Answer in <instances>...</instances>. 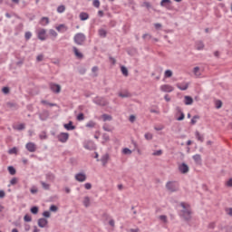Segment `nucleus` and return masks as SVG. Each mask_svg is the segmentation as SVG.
Returning a JSON list of instances; mask_svg holds the SVG:
<instances>
[{
  "instance_id": "nucleus-25",
  "label": "nucleus",
  "mask_w": 232,
  "mask_h": 232,
  "mask_svg": "<svg viewBox=\"0 0 232 232\" xmlns=\"http://www.w3.org/2000/svg\"><path fill=\"white\" fill-rule=\"evenodd\" d=\"M193 73L196 77H200V75H202V72H200V67H195L193 69Z\"/></svg>"
},
{
  "instance_id": "nucleus-32",
  "label": "nucleus",
  "mask_w": 232,
  "mask_h": 232,
  "mask_svg": "<svg viewBox=\"0 0 232 232\" xmlns=\"http://www.w3.org/2000/svg\"><path fill=\"white\" fill-rule=\"evenodd\" d=\"M198 119H200V116H198V115L193 116V118L191 119L190 124H192V125L197 124V121H198Z\"/></svg>"
},
{
  "instance_id": "nucleus-52",
  "label": "nucleus",
  "mask_w": 232,
  "mask_h": 232,
  "mask_svg": "<svg viewBox=\"0 0 232 232\" xmlns=\"http://www.w3.org/2000/svg\"><path fill=\"white\" fill-rule=\"evenodd\" d=\"M25 39L28 41L29 39L32 38V33L26 32L24 34Z\"/></svg>"
},
{
  "instance_id": "nucleus-51",
  "label": "nucleus",
  "mask_w": 232,
  "mask_h": 232,
  "mask_svg": "<svg viewBox=\"0 0 232 232\" xmlns=\"http://www.w3.org/2000/svg\"><path fill=\"white\" fill-rule=\"evenodd\" d=\"M86 127H87V128H95V122H93V121H89V122L86 124Z\"/></svg>"
},
{
  "instance_id": "nucleus-16",
  "label": "nucleus",
  "mask_w": 232,
  "mask_h": 232,
  "mask_svg": "<svg viewBox=\"0 0 232 232\" xmlns=\"http://www.w3.org/2000/svg\"><path fill=\"white\" fill-rule=\"evenodd\" d=\"M192 159L196 162V164L198 165L202 164V156H200V154L194 155Z\"/></svg>"
},
{
  "instance_id": "nucleus-50",
  "label": "nucleus",
  "mask_w": 232,
  "mask_h": 232,
  "mask_svg": "<svg viewBox=\"0 0 232 232\" xmlns=\"http://www.w3.org/2000/svg\"><path fill=\"white\" fill-rule=\"evenodd\" d=\"M59 208H57V206L55 205H52L50 207V211H53V213H55Z\"/></svg>"
},
{
  "instance_id": "nucleus-5",
  "label": "nucleus",
  "mask_w": 232,
  "mask_h": 232,
  "mask_svg": "<svg viewBox=\"0 0 232 232\" xmlns=\"http://www.w3.org/2000/svg\"><path fill=\"white\" fill-rule=\"evenodd\" d=\"M25 148L27 151H30V153H35V151H37V145L34 142H28L25 145Z\"/></svg>"
},
{
  "instance_id": "nucleus-2",
  "label": "nucleus",
  "mask_w": 232,
  "mask_h": 232,
  "mask_svg": "<svg viewBox=\"0 0 232 232\" xmlns=\"http://www.w3.org/2000/svg\"><path fill=\"white\" fill-rule=\"evenodd\" d=\"M166 189L169 193H175L180 189V186L179 185V182L177 181H169L166 183Z\"/></svg>"
},
{
  "instance_id": "nucleus-48",
  "label": "nucleus",
  "mask_w": 232,
  "mask_h": 232,
  "mask_svg": "<svg viewBox=\"0 0 232 232\" xmlns=\"http://www.w3.org/2000/svg\"><path fill=\"white\" fill-rule=\"evenodd\" d=\"M92 5L95 8H99V6H101V2L99 0H93Z\"/></svg>"
},
{
  "instance_id": "nucleus-57",
  "label": "nucleus",
  "mask_w": 232,
  "mask_h": 232,
  "mask_svg": "<svg viewBox=\"0 0 232 232\" xmlns=\"http://www.w3.org/2000/svg\"><path fill=\"white\" fill-rule=\"evenodd\" d=\"M226 186H227V188H232V178L226 182Z\"/></svg>"
},
{
  "instance_id": "nucleus-17",
  "label": "nucleus",
  "mask_w": 232,
  "mask_h": 232,
  "mask_svg": "<svg viewBox=\"0 0 232 232\" xmlns=\"http://www.w3.org/2000/svg\"><path fill=\"white\" fill-rule=\"evenodd\" d=\"M108 160H110V155L104 154L101 159V162H102V166H106V164H108Z\"/></svg>"
},
{
  "instance_id": "nucleus-38",
  "label": "nucleus",
  "mask_w": 232,
  "mask_h": 232,
  "mask_svg": "<svg viewBox=\"0 0 232 232\" xmlns=\"http://www.w3.org/2000/svg\"><path fill=\"white\" fill-rule=\"evenodd\" d=\"M122 153H123V155H131L132 151H131V150H130L128 148H124L122 150Z\"/></svg>"
},
{
  "instance_id": "nucleus-61",
  "label": "nucleus",
  "mask_w": 232,
  "mask_h": 232,
  "mask_svg": "<svg viewBox=\"0 0 232 232\" xmlns=\"http://www.w3.org/2000/svg\"><path fill=\"white\" fill-rule=\"evenodd\" d=\"M43 217H44L45 218H50V212L49 211H44L43 213Z\"/></svg>"
},
{
  "instance_id": "nucleus-34",
  "label": "nucleus",
  "mask_w": 232,
  "mask_h": 232,
  "mask_svg": "<svg viewBox=\"0 0 232 232\" xmlns=\"http://www.w3.org/2000/svg\"><path fill=\"white\" fill-rule=\"evenodd\" d=\"M121 73L125 76V77H128V68H126L125 66H121Z\"/></svg>"
},
{
  "instance_id": "nucleus-43",
  "label": "nucleus",
  "mask_w": 232,
  "mask_h": 232,
  "mask_svg": "<svg viewBox=\"0 0 232 232\" xmlns=\"http://www.w3.org/2000/svg\"><path fill=\"white\" fill-rule=\"evenodd\" d=\"M8 171H9L10 175H15V173H16L15 169L12 166L8 167Z\"/></svg>"
},
{
  "instance_id": "nucleus-1",
  "label": "nucleus",
  "mask_w": 232,
  "mask_h": 232,
  "mask_svg": "<svg viewBox=\"0 0 232 232\" xmlns=\"http://www.w3.org/2000/svg\"><path fill=\"white\" fill-rule=\"evenodd\" d=\"M180 206L183 208L181 210V217H183L185 220H191V207L185 202H182Z\"/></svg>"
},
{
  "instance_id": "nucleus-6",
  "label": "nucleus",
  "mask_w": 232,
  "mask_h": 232,
  "mask_svg": "<svg viewBox=\"0 0 232 232\" xmlns=\"http://www.w3.org/2000/svg\"><path fill=\"white\" fill-rule=\"evenodd\" d=\"M93 101L95 104H98V106H106L108 104V102L102 97H96Z\"/></svg>"
},
{
  "instance_id": "nucleus-64",
  "label": "nucleus",
  "mask_w": 232,
  "mask_h": 232,
  "mask_svg": "<svg viewBox=\"0 0 232 232\" xmlns=\"http://www.w3.org/2000/svg\"><path fill=\"white\" fill-rule=\"evenodd\" d=\"M84 188H85V189H92V185H91V183H85V184H84Z\"/></svg>"
},
{
  "instance_id": "nucleus-41",
  "label": "nucleus",
  "mask_w": 232,
  "mask_h": 232,
  "mask_svg": "<svg viewBox=\"0 0 232 232\" xmlns=\"http://www.w3.org/2000/svg\"><path fill=\"white\" fill-rule=\"evenodd\" d=\"M41 185H42V188H44V189H50V184L44 181H41Z\"/></svg>"
},
{
  "instance_id": "nucleus-63",
  "label": "nucleus",
  "mask_w": 232,
  "mask_h": 232,
  "mask_svg": "<svg viewBox=\"0 0 232 232\" xmlns=\"http://www.w3.org/2000/svg\"><path fill=\"white\" fill-rule=\"evenodd\" d=\"M215 222L209 223L208 224V229H215Z\"/></svg>"
},
{
  "instance_id": "nucleus-46",
  "label": "nucleus",
  "mask_w": 232,
  "mask_h": 232,
  "mask_svg": "<svg viewBox=\"0 0 232 232\" xmlns=\"http://www.w3.org/2000/svg\"><path fill=\"white\" fill-rule=\"evenodd\" d=\"M64 10H66V7H65L64 5H60V6H58V8H57V12H58L59 14H63V12H64Z\"/></svg>"
},
{
  "instance_id": "nucleus-24",
  "label": "nucleus",
  "mask_w": 232,
  "mask_h": 232,
  "mask_svg": "<svg viewBox=\"0 0 232 232\" xmlns=\"http://www.w3.org/2000/svg\"><path fill=\"white\" fill-rule=\"evenodd\" d=\"M195 136L199 142H204V136H202L198 130L195 132Z\"/></svg>"
},
{
  "instance_id": "nucleus-59",
  "label": "nucleus",
  "mask_w": 232,
  "mask_h": 232,
  "mask_svg": "<svg viewBox=\"0 0 232 232\" xmlns=\"http://www.w3.org/2000/svg\"><path fill=\"white\" fill-rule=\"evenodd\" d=\"M49 34L50 35H53V37H57V32H55V30H50Z\"/></svg>"
},
{
  "instance_id": "nucleus-29",
  "label": "nucleus",
  "mask_w": 232,
  "mask_h": 232,
  "mask_svg": "<svg viewBox=\"0 0 232 232\" xmlns=\"http://www.w3.org/2000/svg\"><path fill=\"white\" fill-rule=\"evenodd\" d=\"M56 30L58 32H66L67 28H66V25L64 24H60L56 27Z\"/></svg>"
},
{
  "instance_id": "nucleus-42",
  "label": "nucleus",
  "mask_w": 232,
  "mask_h": 232,
  "mask_svg": "<svg viewBox=\"0 0 232 232\" xmlns=\"http://www.w3.org/2000/svg\"><path fill=\"white\" fill-rule=\"evenodd\" d=\"M31 213H33V215H37V213H39V208L37 207L31 208Z\"/></svg>"
},
{
  "instance_id": "nucleus-31",
  "label": "nucleus",
  "mask_w": 232,
  "mask_h": 232,
  "mask_svg": "<svg viewBox=\"0 0 232 232\" xmlns=\"http://www.w3.org/2000/svg\"><path fill=\"white\" fill-rule=\"evenodd\" d=\"M83 206H85V208H90V197H85L83 198Z\"/></svg>"
},
{
  "instance_id": "nucleus-44",
  "label": "nucleus",
  "mask_w": 232,
  "mask_h": 232,
  "mask_svg": "<svg viewBox=\"0 0 232 232\" xmlns=\"http://www.w3.org/2000/svg\"><path fill=\"white\" fill-rule=\"evenodd\" d=\"M99 35H100V37H106V30L100 29L99 30Z\"/></svg>"
},
{
  "instance_id": "nucleus-3",
  "label": "nucleus",
  "mask_w": 232,
  "mask_h": 232,
  "mask_svg": "<svg viewBox=\"0 0 232 232\" xmlns=\"http://www.w3.org/2000/svg\"><path fill=\"white\" fill-rule=\"evenodd\" d=\"M84 41H86V36H84L82 33H79L75 34L74 43L76 44L82 45L84 43Z\"/></svg>"
},
{
  "instance_id": "nucleus-58",
  "label": "nucleus",
  "mask_w": 232,
  "mask_h": 232,
  "mask_svg": "<svg viewBox=\"0 0 232 232\" xmlns=\"http://www.w3.org/2000/svg\"><path fill=\"white\" fill-rule=\"evenodd\" d=\"M8 108H17V104L14 102H8L7 103Z\"/></svg>"
},
{
  "instance_id": "nucleus-53",
  "label": "nucleus",
  "mask_w": 232,
  "mask_h": 232,
  "mask_svg": "<svg viewBox=\"0 0 232 232\" xmlns=\"http://www.w3.org/2000/svg\"><path fill=\"white\" fill-rule=\"evenodd\" d=\"M77 121H84V114L83 113L78 114Z\"/></svg>"
},
{
  "instance_id": "nucleus-27",
  "label": "nucleus",
  "mask_w": 232,
  "mask_h": 232,
  "mask_svg": "<svg viewBox=\"0 0 232 232\" xmlns=\"http://www.w3.org/2000/svg\"><path fill=\"white\" fill-rule=\"evenodd\" d=\"M159 220H160L163 224H168V216L161 215L159 217Z\"/></svg>"
},
{
  "instance_id": "nucleus-21",
  "label": "nucleus",
  "mask_w": 232,
  "mask_h": 232,
  "mask_svg": "<svg viewBox=\"0 0 232 232\" xmlns=\"http://www.w3.org/2000/svg\"><path fill=\"white\" fill-rule=\"evenodd\" d=\"M50 24V19L48 17H42L40 20V24H42V26H46V24Z\"/></svg>"
},
{
  "instance_id": "nucleus-10",
  "label": "nucleus",
  "mask_w": 232,
  "mask_h": 232,
  "mask_svg": "<svg viewBox=\"0 0 232 232\" xmlns=\"http://www.w3.org/2000/svg\"><path fill=\"white\" fill-rule=\"evenodd\" d=\"M176 111H177L176 117H178L177 121H184L185 115H184V112H182V109H180V107H177Z\"/></svg>"
},
{
  "instance_id": "nucleus-18",
  "label": "nucleus",
  "mask_w": 232,
  "mask_h": 232,
  "mask_svg": "<svg viewBox=\"0 0 232 232\" xmlns=\"http://www.w3.org/2000/svg\"><path fill=\"white\" fill-rule=\"evenodd\" d=\"M72 50H73L74 55H75V57H77V59H82V57H84L82 53L79 52V49H77V47H73Z\"/></svg>"
},
{
  "instance_id": "nucleus-23",
  "label": "nucleus",
  "mask_w": 232,
  "mask_h": 232,
  "mask_svg": "<svg viewBox=\"0 0 232 232\" xmlns=\"http://www.w3.org/2000/svg\"><path fill=\"white\" fill-rule=\"evenodd\" d=\"M80 19H81V21H86V20L90 19V14H88V13L82 12L80 14Z\"/></svg>"
},
{
  "instance_id": "nucleus-15",
  "label": "nucleus",
  "mask_w": 232,
  "mask_h": 232,
  "mask_svg": "<svg viewBox=\"0 0 232 232\" xmlns=\"http://www.w3.org/2000/svg\"><path fill=\"white\" fill-rule=\"evenodd\" d=\"M177 88H179V90H181L182 92L188 90V88H189V84L188 83H177L176 84Z\"/></svg>"
},
{
  "instance_id": "nucleus-4",
  "label": "nucleus",
  "mask_w": 232,
  "mask_h": 232,
  "mask_svg": "<svg viewBox=\"0 0 232 232\" xmlns=\"http://www.w3.org/2000/svg\"><path fill=\"white\" fill-rule=\"evenodd\" d=\"M179 171L182 173V175H186L189 173V166L186 163H181L179 165Z\"/></svg>"
},
{
  "instance_id": "nucleus-45",
  "label": "nucleus",
  "mask_w": 232,
  "mask_h": 232,
  "mask_svg": "<svg viewBox=\"0 0 232 232\" xmlns=\"http://www.w3.org/2000/svg\"><path fill=\"white\" fill-rule=\"evenodd\" d=\"M24 222H32V216L26 214V215L24 217Z\"/></svg>"
},
{
  "instance_id": "nucleus-8",
  "label": "nucleus",
  "mask_w": 232,
  "mask_h": 232,
  "mask_svg": "<svg viewBox=\"0 0 232 232\" xmlns=\"http://www.w3.org/2000/svg\"><path fill=\"white\" fill-rule=\"evenodd\" d=\"M173 90H175V88H173V86H171L169 84H163L160 86V91L165 92L167 93H171V92H173Z\"/></svg>"
},
{
  "instance_id": "nucleus-49",
  "label": "nucleus",
  "mask_w": 232,
  "mask_h": 232,
  "mask_svg": "<svg viewBox=\"0 0 232 232\" xmlns=\"http://www.w3.org/2000/svg\"><path fill=\"white\" fill-rule=\"evenodd\" d=\"M102 119L104 121H111V116L108 115V114H103L102 115Z\"/></svg>"
},
{
  "instance_id": "nucleus-22",
  "label": "nucleus",
  "mask_w": 232,
  "mask_h": 232,
  "mask_svg": "<svg viewBox=\"0 0 232 232\" xmlns=\"http://www.w3.org/2000/svg\"><path fill=\"white\" fill-rule=\"evenodd\" d=\"M169 5H171V0H161L160 6H164L165 8H169Z\"/></svg>"
},
{
  "instance_id": "nucleus-7",
  "label": "nucleus",
  "mask_w": 232,
  "mask_h": 232,
  "mask_svg": "<svg viewBox=\"0 0 232 232\" xmlns=\"http://www.w3.org/2000/svg\"><path fill=\"white\" fill-rule=\"evenodd\" d=\"M57 138L60 142H66L68 139H70V134L66 132H62L58 135Z\"/></svg>"
},
{
  "instance_id": "nucleus-39",
  "label": "nucleus",
  "mask_w": 232,
  "mask_h": 232,
  "mask_svg": "<svg viewBox=\"0 0 232 232\" xmlns=\"http://www.w3.org/2000/svg\"><path fill=\"white\" fill-rule=\"evenodd\" d=\"M163 151L162 150H155L152 155L153 157H160V155H162Z\"/></svg>"
},
{
  "instance_id": "nucleus-33",
  "label": "nucleus",
  "mask_w": 232,
  "mask_h": 232,
  "mask_svg": "<svg viewBox=\"0 0 232 232\" xmlns=\"http://www.w3.org/2000/svg\"><path fill=\"white\" fill-rule=\"evenodd\" d=\"M41 103H42V104H44L45 106H51V107L57 106V104H55V103H50V102H48L45 101V100H42V101H41Z\"/></svg>"
},
{
  "instance_id": "nucleus-11",
  "label": "nucleus",
  "mask_w": 232,
  "mask_h": 232,
  "mask_svg": "<svg viewBox=\"0 0 232 232\" xmlns=\"http://www.w3.org/2000/svg\"><path fill=\"white\" fill-rule=\"evenodd\" d=\"M50 89L53 93H61V85L55 83H50Z\"/></svg>"
},
{
  "instance_id": "nucleus-56",
  "label": "nucleus",
  "mask_w": 232,
  "mask_h": 232,
  "mask_svg": "<svg viewBox=\"0 0 232 232\" xmlns=\"http://www.w3.org/2000/svg\"><path fill=\"white\" fill-rule=\"evenodd\" d=\"M2 92H3V93H5V94L10 93V88H8V87H4V88L2 89Z\"/></svg>"
},
{
  "instance_id": "nucleus-60",
  "label": "nucleus",
  "mask_w": 232,
  "mask_h": 232,
  "mask_svg": "<svg viewBox=\"0 0 232 232\" xmlns=\"http://www.w3.org/2000/svg\"><path fill=\"white\" fill-rule=\"evenodd\" d=\"M226 213L227 215H229V217H232V208H226Z\"/></svg>"
},
{
  "instance_id": "nucleus-9",
  "label": "nucleus",
  "mask_w": 232,
  "mask_h": 232,
  "mask_svg": "<svg viewBox=\"0 0 232 232\" xmlns=\"http://www.w3.org/2000/svg\"><path fill=\"white\" fill-rule=\"evenodd\" d=\"M37 37L40 41H46V31L45 29H39L37 32Z\"/></svg>"
},
{
  "instance_id": "nucleus-35",
  "label": "nucleus",
  "mask_w": 232,
  "mask_h": 232,
  "mask_svg": "<svg viewBox=\"0 0 232 232\" xmlns=\"http://www.w3.org/2000/svg\"><path fill=\"white\" fill-rule=\"evenodd\" d=\"M41 140H44L46 139H48V136L46 135V131H42L39 135Z\"/></svg>"
},
{
  "instance_id": "nucleus-28",
  "label": "nucleus",
  "mask_w": 232,
  "mask_h": 232,
  "mask_svg": "<svg viewBox=\"0 0 232 232\" xmlns=\"http://www.w3.org/2000/svg\"><path fill=\"white\" fill-rule=\"evenodd\" d=\"M119 97H121L122 99H126L128 97H131V94H130V92H120Z\"/></svg>"
},
{
  "instance_id": "nucleus-14",
  "label": "nucleus",
  "mask_w": 232,
  "mask_h": 232,
  "mask_svg": "<svg viewBox=\"0 0 232 232\" xmlns=\"http://www.w3.org/2000/svg\"><path fill=\"white\" fill-rule=\"evenodd\" d=\"M184 104H186V106H191V104H193V98L191 96H185Z\"/></svg>"
},
{
  "instance_id": "nucleus-13",
  "label": "nucleus",
  "mask_w": 232,
  "mask_h": 232,
  "mask_svg": "<svg viewBox=\"0 0 232 232\" xmlns=\"http://www.w3.org/2000/svg\"><path fill=\"white\" fill-rule=\"evenodd\" d=\"M38 226L39 227H46L48 226V219L44 218L38 219Z\"/></svg>"
},
{
  "instance_id": "nucleus-30",
  "label": "nucleus",
  "mask_w": 232,
  "mask_h": 232,
  "mask_svg": "<svg viewBox=\"0 0 232 232\" xmlns=\"http://www.w3.org/2000/svg\"><path fill=\"white\" fill-rule=\"evenodd\" d=\"M196 48L197 50H204V43L202 42H197L196 43Z\"/></svg>"
},
{
  "instance_id": "nucleus-40",
  "label": "nucleus",
  "mask_w": 232,
  "mask_h": 232,
  "mask_svg": "<svg viewBox=\"0 0 232 232\" xmlns=\"http://www.w3.org/2000/svg\"><path fill=\"white\" fill-rule=\"evenodd\" d=\"M145 139L146 140H151L153 139V134H151L150 132L145 133Z\"/></svg>"
},
{
  "instance_id": "nucleus-19",
  "label": "nucleus",
  "mask_w": 232,
  "mask_h": 232,
  "mask_svg": "<svg viewBox=\"0 0 232 232\" xmlns=\"http://www.w3.org/2000/svg\"><path fill=\"white\" fill-rule=\"evenodd\" d=\"M63 127L68 131H71L72 130H75V126H73V122H72V121H70L69 123L64 124Z\"/></svg>"
},
{
  "instance_id": "nucleus-37",
  "label": "nucleus",
  "mask_w": 232,
  "mask_h": 232,
  "mask_svg": "<svg viewBox=\"0 0 232 232\" xmlns=\"http://www.w3.org/2000/svg\"><path fill=\"white\" fill-rule=\"evenodd\" d=\"M165 77L166 78L173 77V72L171 70L165 71Z\"/></svg>"
},
{
  "instance_id": "nucleus-62",
  "label": "nucleus",
  "mask_w": 232,
  "mask_h": 232,
  "mask_svg": "<svg viewBox=\"0 0 232 232\" xmlns=\"http://www.w3.org/2000/svg\"><path fill=\"white\" fill-rule=\"evenodd\" d=\"M142 39H151V36L150 34H145L142 35Z\"/></svg>"
},
{
  "instance_id": "nucleus-55",
  "label": "nucleus",
  "mask_w": 232,
  "mask_h": 232,
  "mask_svg": "<svg viewBox=\"0 0 232 232\" xmlns=\"http://www.w3.org/2000/svg\"><path fill=\"white\" fill-rule=\"evenodd\" d=\"M10 184L12 186H15V184H17V178H13L10 181Z\"/></svg>"
},
{
  "instance_id": "nucleus-36",
  "label": "nucleus",
  "mask_w": 232,
  "mask_h": 232,
  "mask_svg": "<svg viewBox=\"0 0 232 232\" xmlns=\"http://www.w3.org/2000/svg\"><path fill=\"white\" fill-rule=\"evenodd\" d=\"M9 155H17V148H12L8 150Z\"/></svg>"
},
{
  "instance_id": "nucleus-26",
  "label": "nucleus",
  "mask_w": 232,
  "mask_h": 232,
  "mask_svg": "<svg viewBox=\"0 0 232 232\" xmlns=\"http://www.w3.org/2000/svg\"><path fill=\"white\" fill-rule=\"evenodd\" d=\"M26 128V126L24 125V123H20L17 126L14 127V130H17L18 131H21L23 130H24Z\"/></svg>"
},
{
  "instance_id": "nucleus-47",
  "label": "nucleus",
  "mask_w": 232,
  "mask_h": 232,
  "mask_svg": "<svg viewBox=\"0 0 232 232\" xmlns=\"http://www.w3.org/2000/svg\"><path fill=\"white\" fill-rule=\"evenodd\" d=\"M216 108L218 110H220V108H222V101L220 100L216 101Z\"/></svg>"
},
{
  "instance_id": "nucleus-12",
  "label": "nucleus",
  "mask_w": 232,
  "mask_h": 232,
  "mask_svg": "<svg viewBox=\"0 0 232 232\" xmlns=\"http://www.w3.org/2000/svg\"><path fill=\"white\" fill-rule=\"evenodd\" d=\"M75 180H77L78 182H84L86 180V174L84 173L76 174Z\"/></svg>"
},
{
  "instance_id": "nucleus-54",
  "label": "nucleus",
  "mask_w": 232,
  "mask_h": 232,
  "mask_svg": "<svg viewBox=\"0 0 232 232\" xmlns=\"http://www.w3.org/2000/svg\"><path fill=\"white\" fill-rule=\"evenodd\" d=\"M43 59H44V55L43 54H39L37 57H36V61L38 63H41V61H43Z\"/></svg>"
},
{
  "instance_id": "nucleus-20",
  "label": "nucleus",
  "mask_w": 232,
  "mask_h": 232,
  "mask_svg": "<svg viewBox=\"0 0 232 232\" xmlns=\"http://www.w3.org/2000/svg\"><path fill=\"white\" fill-rule=\"evenodd\" d=\"M49 113L48 111H44L42 113H40L39 117L41 121H46L48 119Z\"/></svg>"
}]
</instances>
